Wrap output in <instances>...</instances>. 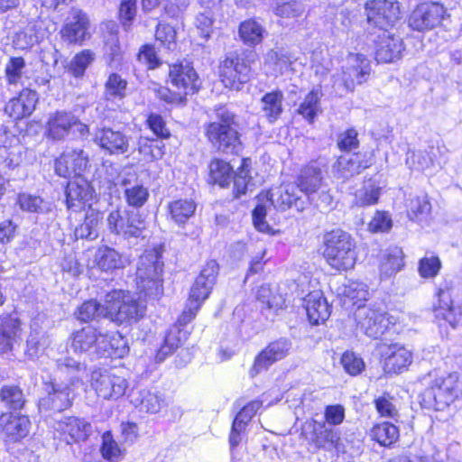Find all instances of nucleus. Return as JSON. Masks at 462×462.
<instances>
[{"label":"nucleus","instance_id":"nucleus-37","mask_svg":"<svg viewBox=\"0 0 462 462\" xmlns=\"http://www.w3.org/2000/svg\"><path fill=\"white\" fill-rule=\"evenodd\" d=\"M283 94L280 90L266 93L261 98V109L266 120L273 124L281 116L283 107Z\"/></svg>","mask_w":462,"mask_h":462},{"label":"nucleus","instance_id":"nucleus-17","mask_svg":"<svg viewBox=\"0 0 462 462\" xmlns=\"http://www.w3.org/2000/svg\"><path fill=\"white\" fill-rule=\"evenodd\" d=\"M445 14L446 9L443 5L436 3H423L411 13L409 25L419 32L431 30L441 23Z\"/></svg>","mask_w":462,"mask_h":462},{"label":"nucleus","instance_id":"nucleus-14","mask_svg":"<svg viewBox=\"0 0 462 462\" xmlns=\"http://www.w3.org/2000/svg\"><path fill=\"white\" fill-rule=\"evenodd\" d=\"M462 384L458 373H450L446 376H436L429 383L427 392L435 402L441 405H448L458 395Z\"/></svg>","mask_w":462,"mask_h":462},{"label":"nucleus","instance_id":"nucleus-11","mask_svg":"<svg viewBox=\"0 0 462 462\" xmlns=\"http://www.w3.org/2000/svg\"><path fill=\"white\" fill-rule=\"evenodd\" d=\"M374 163V154L371 152L346 153L337 158L333 165L335 178L345 182L360 174Z\"/></svg>","mask_w":462,"mask_h":462},{"label":"nucleus","instance_id":"nucleus-43","mask_svg":"<svg viewBox=\"0 0 462 462\" xmlns=\"http://www.w3.org/2000/svg\"><path fill=\"white\" fill-rule=\"evenodd\" d=\"M264 29L254 20H246L239 26V36L243 42L248 46H255L263 41Z\"/></svg>","mask_w":462,"mask_h":462},{"label":"nucleus","instance_id":"nucleus-53","mask_svg":"<svg viewBox=\"0 0 462 462\" xmlns=\"http://www.w3.org/2000/svg\"><path fill=\"white\" fill-rule=\"evenodd\" d=\"M17 204L22 210L32 213H43L48 209V203L41 197L28 193L19 194Z\"/></svg>","mask_w":462,"mask_h":462},{"label":"nucleus","instance_id":"nucleus-26","mask_svg":"<svg viewBox=\"0 0 462 462\" xmlns=\"http://www.w3.org/2000/svg\"><path fill=\"white\" fill-rule=\"evenodd\" d=\"M95 142L109 154H124L128 152V137L121 131L104 127L95 134Z\"/></svg>","mask_w":462,"mask_h":462},{"label":"nucleus","instance_id":"nucleus-60","mask_svg":"<svg viewBox=\"0 0 462 462\" xmlns=\"http://www.w3.org/2000/svg\"><path fill=\"white\" fill-rule=\"evenodd\" d=\"M154 92L160 100L167 104L181 106L186 103L187 96L178 89L176 91H171L166 87L159 86L154 88Z\"/></svg>","mask_w":462,"mask_h":462},{"label":"nucleus","instance_id":"nucleus-5","mask_svg":"<svg viewBox=\"0 0 462 462\" xmlns=\"http://www.w3.org/2000/svg\"><path fill=\"white\" fill-rule=\"evenodd\" d=\"M105 302L107 318L120 324L137 321L144 315L145 305L128 291H110L106 295Z\"/></svg>","mask_w":462,"mask_h":462},{"label":"nucleus","instance_id":"nucleus-57","mask_svg":"<svg viewBox=\"0 0 462 462\" xmlns=\"http://www.w3.org/2000/svg\"><path fill=\"white\" fill-rule=\"evenodd\" d=\"M176 30L168 23H159L155 31V38L169 51L176 48Z\"/></svg>","mask_w":462,"mask_h":462},{"label":"nucleus","instance_id":"nucleus-27","mask_svg":"<svg viewBox=\"0 0 462 462\" xmlns=\"http://www.w3.org/2000/svg\"><path fill=\"white\" fill-rule=\"evenodd\" d=\"M383 356V370L386 374H401L412 361L411 351L397 344L388 346Z\"/></svg>","mask_w":462,"mask_h":462},{"label":"nucleus","instance_id":"nucleus-23","mask_svg":"<svg viewBox=\"0 0 462 462\" xmlns=\"http://www.w3.org/2000/svg\"><path fill=\"white\" fill-rule=\"evenodd\" d=\"M88 20L79 10H71L60 29L61 39L69 44L81 43L87 36Z\"/></svg>","mask_w":462,"mask_h":462},{"label":"nucleus","instance_id":"nucleus-51","mask_svg":"<svg viewBox=\"0 0 462 462\" xmlns=\"http://www.w3.org/2000/svg\"><path fill=\"white\" fill-rule=\"evenodd\" d=\"M181 335L182 332L180 329L171 330L166 335L163 344L155 356L157 362L164 361L169 355H171L180 346Z\"/></svg>","mask_w":462,"mask_h":462},{"label":"nucleus","instance_id":"nucleus-22","mask_svg":"<svg viewBox=\"0 0 462 462\" xmlns=\"http://www.w3.org/2000/svg\"><path fill=\"white\" fill-rule=\"evenodd\" d=\"M134 171H124L119 174L117 185L124 189L127 204L135 208L143 207L149 198V191L143 184L138 183Z\"/></svg>","mask_w":462,"mask_h":462},{"label":"nucleus","instance_id":"nucleus-39","mask_svg":"<svg viewBox=\"0 0 462 462\" xmlns=\"http://www.w3.org/2000/svg\"><path fill=\"white\" fill-rule=\"evenodd\" d=\"M196 207V203L192 199H180L169 203L168 212L171 219L180 226L194 215Z\"/></svg>","mask_w":462,"mask_h":462},{"label":"nucleus","instance_id":"nucleus-50","mask_svg":"<svg viewBox=\"0 0 462 462\" xmlns=\"http://www.w3.org/2000/svg\"><path fill=\"white\" fill-rule=\"evenodd\" d=\"M162 143L156 139L141 136L138 140V151L147 160H158L163 155Z\"/></svg>","mask_w":462,"mask_h":462},{"label":"nucleus","instance_id":"nucleus-56","mask_svg":"<svg viewBox=\"0 0 462 462\" xmlns=\"http://www.w3.org/2000/svg\"><path fill=\"white\" fill-rule=\"evenodd\" d=\"M44 37V33L36 32V25L27 26L23 31L16 34L15 44L20 49H28L39 43Z\"/></svg>","mask_w":462,"mask_h":462},{"label":"nucleus","instance_id":"nucleus-58","mask_svg":"<svg viewBox=\"0 0 462 462\" xmlns=\"http://www.w3.org/2000/svg\"><path fill=\"white\" fill-rule=\"evenodd\" d=\"M341 365L350 375H357L365 369V362L354 352L346 351L341 356Z\"/></svg>","mask_w":462,"mask_h":462},{"label":"nucleus","instance_id":"nucleus-4","mask_svg":"<svg viewBox=\"0 0 462 462\" xmlns=\"http://www.w3.org/2000/svg\"><path fill=\"white\" fill-rule=\"evenodd\" d=\"M162 256L154 249L145 251L140 256L136 270V285L145 297L157 299L162 294Z\"/></svg>","mask_w":462,"mask_h":462},{"label":"nucleus","instance_id":"nucleus-2","mask_svg":"<svg viewBox=\"0 0 462 462\" xmlns=\"http://www.w3.org/2000/svg\"><path fill=\"white\" fill-rule=\"evenodd\" d=\"M237 127L236 116L226 106H221L216 110V120L205 125V134L218 152L237 154L242 150Z\"/></svg>","mask_w":462,"mask_h":462},{"label":"nucleus","instance_id":"nucleus-49","mask_svg":"<svg viewBox=\"0 0 462 462\" xmlns=\"http://www.w3.org/2000/svg\"><path fill=\"white\" fill-rule=\"evenodd\" d=\"M320 93L317 89H312L304 98L298 108V113L306 118L309 122H313L319 110Z\"/></svg>","mask_w":462,"mask_h":462},{"label":"nucleus","instance_id":"nucleus-9","mask_svg":"<svg viewBox=\"0 0 462 462\" xmlns=\"http://www.w3.org/2000/svg\"><path fill=\"white\" fill-rule=\"evenodd\" d=\"M106 220L109 231L125 239L143 236L146 228L144 217L135 209L113 210Z\"/></svg>","mask_w":462,"mask_h":462},{"label":"nucleus","instance_id":"nucleus-8","mask_svg":"<svg viewBox=\"0 0 462 462\" xmlns=\"http://www.w3.org/2000/svg\"><path fill=\"white\" fill-rule=\"evenodd\" d=\"M71 347L75 353L92 352L97 356H111L116 354L114 345L106 333L93 326H87L73 333Z\"/></svg>","mask_w":462,"mask_h":462},{"label":"nucleus","instance_id":"nucleus-62","mask_svg":"<svg viewBox=\"0 0 462 462\" xmlns=\"http://www.w3.org/2000/svg\"><path fill=\"white\" fill-rule=\"evenodd\" d=\"M276 15L284 18L298 17L303 13V6L296 1L285 2L274 8Z\"/></svg>","mask_w":462,"mask_h":462},{"label":"nucleus","instance_id":"nucleus-52","mask_svg":"<svg viewBox=\"0 0 462 462\" xmlns=\"http://www.w3.org/2000/svg\"><path fill=\"white\" fill-rule=\"evenodd\" d=\"M18 328V321L12 319L0 326V352H6L11 349L17 336Z\"/></svg>","mask_w":462,"mask_h":462},{"label":"nucleus","instance_id":"nucleus-48","mask_svg":"<svg viewBox=\"0 0 462 462\" xmlns=\"http://www.w3.org/2000/svg\"><path fill=\"white\" fill-rule=\"evenodd\" d=\"M95 58L96 55L92 51L83 50L71 60L68 66V71L76 78L81 77Z\"/></svg>","mask_w":462,"mask_h":462},{"label":"nucleus","instance_id":"nucleus-63","mask_svg":"<svg viewBox=\"0 0 462 462\" xmlns=\"http://www.w3.org/2000/svg\"><path fill=\"white\" fill-rule=\"evenodd\" d=\"M138 60L140 62L145 64L150 69H153L161 64L155 48L150 44L143 45L140 49Z\"/></svg>","mask_w":462,"mask_h":462},{"label":"nucleus","instance_id":"nucleus-64","mask_svg":"<svg viewBox=\"0 0 462 462\" xmlns=\"http://www.w3.org/2000/svg\"><path fill=\"white\" fill-rule=\"evenodd\" d=\"M196 26L200 32V36L208 40L213 32V17L209 11L199 13L196 17Z\"/></svg>","mask_w":462,"mask_h":462},{"label":"nucleus","instance_id":"nucleus-1","mask_svg":"<svg viewBox=\"0 0 462 462\" xmlns=\"http://www.w3.org/2000/svg\"><path fill=\"white\" fill-rule=\"evenodd\" d=\"M300 193L296 183H286L258 196V203L252 213L255 228L265 234L273 233V228L265 221L267 211L272 206L280 210L294 206L298 211H303L306 202L301 199Z\"/></svg>","mask_w":462,"mask_h":462},{"label":"nucleus","instance_id":"nucleus-20","mask_svg":"<svg viewBox=\"0 0 462 462\" xmlns=\"http://www.w3.org/2000/svg\"><path fill=\"white\" fill-rule=\"evenodd\" d=\"M301 434L317 448L326 450L336 448L340 440V437L335 430L327 428L325 423H319L316 420L306 422L302 427Z\"/></svg>","mask_w":462,"mask_h":462},{"label":"nucleus","instance_id":"nucleus-40","mask_svg":"<svg viewBox=\"0 0 462 462\" xmlns=\"http://www.w3.org/2000/svg\"><path fill=\"white\" fill-rule=\"evenodd\" d=\"M381 188L372 180H367L355 193V204L358 207H367L378 202Z\"/></svg>","mask_w":462,"mask_h":462},{"label":"nucleus","instance_id":"nucleus-16","mask_svg":"<svg viewBox=\"0 0 462 462\" xmlns=\"http://www.w3.org/2000/svg\"><path fill=\"white\" fill-rule=\"evenodd\" d=\"M291 348V342L288 338H279L269 343L254 358L250 369L251 377H254L263 371H266L274 363L285 358Z\"/></svg>","mask_w":462,"mask_h":462},{"label":"nucleus","instance_id":"nucleus-13","mask_svg":"<svg viewBox=\"0 0 462 462\" xmlns=\"http://www.w3.org/2000/svg\"><path fill=\"white\" fill-rule=\"evenodd\" d=\"M91 385L97 395L105 400L123 396L127 387L125 379L100 368L92 371Z\"/></svg>","mask_w":462,"mask_h":462},{"label":"nucleus","instance_id":"nucleus-42","mask_svg":"<svg viewBox=\"0 0 462 462\" xmlns=\"http://www.w3.org/2000/svg\"><path fill=\"white\" fill-rule=\"evenodd\" d=\"M370 435L381 446L389 447L399 439V430L390 422H383L374 426Z\"/></svg>","mask_w":462,"mask_h":462},{"label":"nucleus","instance_id":"nucleus-33","mask_svg":"<svg viewBox=\"0 0 462 462\" xmlns=\"http://www.w3.org/2000/svg\"><path fill=\"white\" fill-rule=\"evenodd\" d=\"M95 262L100 270L109 272L124 268L127 263V258L116 249L103 245L97 249Z\"/></svg>","mask_w":462,"mask_h":462},{"label":"nucleus","instance_id":"nucleus-21","mask_svg":"<svg viewBox=\"0 0 462 462\" xmlns=\"http://www.w3.org/2000/svg\"><path fill=\"white\" fill-rule=\"evenodd\" d=\"M356 319L365 333L373 338L383 335L389 326V319L385 312L366 307L357 310Z\"/></svg>","mask_w":462,"mask_h":462},{"label":"nucleus","instance_id":"nucleus-35","mask_svg":"<svg viewBox=\"0 0 462 462\" xmlns=\"http://www.w3.org/2000/svg\"><path fill=\"white\" fill-rule=\"evenodd\" d=\"M72 124H75L74 115L67 112H57L49 118V135L55 140L63 139L70 133Z\"/></svg>","mask_w":462,"mask_h":462},{"label":"nucleus","instance_id":"nucleus-19","mask_svg":"<svg viewBox=\"0 0 462 462\" xmlns=\"http://www.w3.org/2000/svg\"><path fill=\"white\" fill-rule=\"evenodd\" d=\"M169 79L172 87L186 96L194 94L200 87L197 72L187 62L169 65Z\"/></svg>","mask_w":462,"mask_h":462},{"label":"nucleus","instance_id":"nucleus-38","mask_svg":"<svg viewBox=\"0 0 462 462\" xmlns=\"http://www.w3.org/2000/svg\"><path fill=\"white\" fill-rule=\"evenodd\" d=\"M132 402L141 411L152 414L160 412L168 404L162 395L148 390L140 391L138 395L133 398Z\"/></svg>","mask_w":462,"mask_h":462},{"label":"nucleus","instance_id":"nucleus-30","mask_svg":"<svg viewBox=\"0 0 462 462\" xmlns=\"http://www.w3.org/2000/svg\"><path fill=\"white\" fill-rule=\"evenodd\" d=\"M92 197L89 184L81 177L68 182L66 188V203L69 209L78 211Z\"/></svg>","mask_w":462,"mask_h":462},{"label":"nucleus","instance_id":"nucleus-55","mask_svg":"<svg viewBox=\"0 0 462 462\" xmlns=\"http://www.w3.org/2000/svg\"><path fill=\"white\" fill-rule=\"evenodd\" d=\"M406 164L411 170L423 171L432 167L433 160L426 151H417L408 153Z\"/></svg>","mask_w":462,"mask_h":462},{"label":"nucleus","instance_id":"nucleus-28","mask_svg":"<svg viewBox=\"0 0 462 462\" xmlns=\"http://www.w3.org/2000/svg\"><path fill=\"white\" fill-rule=\"evenodd\" d=\"M324 180L323 166L318 162H311L305 166L299 175L296 184L301 193L310 197L322 186Z\"/></svg>","mask_w":462,"mask_h":462},{"label":"nucleus","instance_id":"nucleus-7","mask_svg":"<svg viewBox=\"0 0 462 462\" xmlns=\"http://www.w3.org/2000/svg\"><path fill=\"white\" fill-rule=\"evenodd\" d=\"M370 72L369 60L363 54L351 53L341 70L333 76V87L337 90L352 92L356 86L367 80Z\"/></svg>","mask_w":462,"mask_h":462},{"label":"nucleus","instance_id":"nucleus-59","mask_svg":"<svg viewBox=\"0 0 462 462\" xmlns=\"http://www.w3.org/2000/svg\"><path fill=\"white\" fill-rule=\"evenodd\" d=\"M261 405L260 402L254 401L243 407L234 420L235 430H245V425L251 420Z\"/></svg>","mask_w":462,"mask_h":462},{"label":"nucleus","instance_id":"nucleus-47","mask_svg":"<svg viewBox=\"0 0 462 462\" xmlns=\"http://www.w3.org/2000/svg\"><path fill=\"white\" fill-rule=\"evenodd\" d=\"M234 174L230 164L223 160L215 159L209 164V176L214 183L221 187L229 184Z\"/></svg>","mask_w":462,"mask_h":462},{"label":"nucleus","instance_id":"nucleus-24","mask_svg":"<svg viewBox=\"0 0 462 462\" xmlns=\"http://www.w3.org/2000/svg\"><path fill=\"white\" fill-rule=\"evenodd\" d=\"M55 429L64 436L68 444L87 440L93 430L89 422L78 417H69L58 421Z\"/></svg>","mask_w":462,"mask_h":462},{"label":"nucleus","instance_id":"nucleus-15","mask_svg":"<svg viewBox=\"0 0 462 462\" xmlns=\"http://www.w3.org/2000/svg\"><path fill=\"white\" fill-rule=\"evenodd\" d=\"M46 392L39 401L41 412H61L71 407L74 393L69 384L51 383L46 385Z\"/></svg>","mask_w":462,"mask_h":462},{"label":"nucleus","instance_id":"nucleus-46","mask_svg":"<svg viewBox=\"0 0 462 462\" xmlns=\"http://www.w3.org/2000/svg\"><path fill=\"white\" fill-rule=\"evenodd\" d=\"M77 319L88 322L97 318H107L106 303L99 304L97 301L90 300L83 302L75 312Z\"/></svg>","mask_w":462,"mask_h":462},{"label":"nucleus","instance_id":"nucleus-25","mask_svg":"<svg viewBox=\"0 0 462 462\" xmlns=\"http://www.w3.org/2000/svg\"><path fill=\"white\" fill-rule=\"evenodd\" d=\"M39 96L34 90L25 88L17 97L9 100L5 107V113L14 120L29 116L35 110Z\"/></svg>","mask_w":462,"mask_h":462},{"label":"nucleus","instance_id":"nucleus-3","mask_svg":"<svg viewBox=\"0 0 462 462\" xmlns=\"http://www.w3.org/2000/svg\"><path fill=\"white\" fill-rule=\"evenodd\" d=\"M323 255L332 268L350 270L356 261V243L348 233L341 229L332 230L324 236Z\"/></svg>","mask_w":462,"mask_h":462},{"label":"nucleus","instance_id":"nucleus-34","mask_svg":"<svg viewBox=\"0 0 462 462\" xmlns=\"http://www.w3.org/2000/svg\"><path fill=\"white\" fill-rule=\"evenodd\" d=\"M0 426L14 440H17L28 434L30 420L26 416H13L11 413H3L0 416Z\"/></svg>","mask_w":462,"mask_h":462},{"label":"nucleus","instance_id":"nucleus-31","mask_svg":"<svg viewBox=\"0 0 462 462\" xmlns=\"http://www.w3.org/2000/svg\"><path fill=\"white\" fill-rule=\"evenodd\" d=\"M103 214L96 209L88 208L83 221L76 226L74 235L77 239L96 240L103 222Z\"/></svg>","mask_w":462,"mask_h":462},{"label":"nucleus","instance_id":"nucleus-6","mask_svg":"<svg viewBox=\"0 0 462 462\" xmlns=\"http://www.w3.org/2000/svg\"><path fill=\"white\" fill-rule=\"evenodd\" d=\"M218 264L216 261H208L196 278L189 292L187 310L180 318V324H186L196 315L202 302L208 297L216 282Z\"/></svg>","mask_w":462,"mask_h":462},{"label":"nucleus","instance_id":"nucleus-54","mask_svg":"<svg viewBox=\"0 0 462 462\" xmlns=\"http://www.w3.org/2000/svg\"><path fill=\"white\" fill-rule=\"evenodd\" d=\"M407 208L410 219L421 220L430 214L431 205L426 197H414L410 199Z\"/></svg>","mask_w":462,"mask_h":462},{"label":"nucleus","instance_id":"nucleus-32","mask_svg":"<svg viewBox=\"0 0 462 462\" xmlns=\"http://www.w3.org/2000/svg\"><path fill=\"white\" fill-rule=\"evenodd\" d=\"M305 309L309 320L313 325L326 321L330 315L328 303L320 291H313L307 295Z\"/></svg>","mask_w":462,"mask_h":462},{"label":"nucleus","instance_id":"nucleus-44","mask_svg":"<svg viewBox=\"0 0 462 462\" xmlns=\"http://www.w3.org/2000/svg\"><path fill=\"white\" fill-rule=\"evenodd\" d=\"M0 401L14 411L23 409L26 402L23 390L14 384L4 385L0 389Z\"/></svg>","mask_w":462,"mask_h":462},{"label":"nucleus","instance_id":"nucleus-41","mask_svg":"<svg viewBox=\"0 0 462 462\" xmlns=\"http://www.w3.org/2000/svg\"><path fill=\"white\" fill-rule=\"evenodd\" d=\"M403 254L402 249L395 247L390 250L380 263L381 278H388L399 272L403 266Z\"/></svg>","mask_w":462,"mask_h":462},{"label":"nucleus","instance_id":"nucleus-36","mask_svg":"<svg viewBox=\"0 0 462 462\" xmlns=\"http://www.w3.org/2000/svg\"><path fill=\"white\" fill-rule=\"evenodd\" d=\"M439 305L434 307V313L437 319L447 321L452 328H455L461 319L459 311L452 305L448 291L439 290Z\"/></svg>","mask_w":462,"mask_h":462},{"label":"nucleus","instance_id":"nucleus-45","mask_svg":"<svg viewBox=\"0 0 462 462\" xmlns=\"http://www.w3.org/2000/svg\"><path fill=\"white\" fill-rule=\"evenodd\" d=\"M127 81L116 73L109 75L104 91V98L107 101L122 100L126 95Z\"/></svg>","mask_w":462,"mask_h":462},{"label":"nucleus","instance_id":"nucleus-18","mask_svg":"<svg viewBox=\"0 0 462 462\" xmlns=\"http://www.w3.org/2000/svg\"><path fill=\"white\" fill-rule=\"evenodd\" d=\"M88 164V155L82 149L67 150L56 160L55 171L63 178H78Z\"/></svg>","mask_w":462,"mask_h":462},{"label":"nucleus","instance_id":"nucleus-10","mask_svg":"<svg viewBox=\"0 0 462 462\" xmlns=\"http://www.w3.org/2000/svg\"><path fill=\"white\" fill-rule=\"evenodd\" d=\"M251 67L248 60L236 52L230 53L221 63L219 73L226 88L239 90L249 80Z\"/></svg>","mask_w":462,"mask_h":462},{"label":"nucleus","instance_id":"nucleus-29","mask_svg":"<svg viewBox=\"0 0 462 462\" xmlns=\"http://www.w3.org/2000/svg\"><path fill=\"white\" fill-rule=\"evenodd\" d=\"M403 50L402 40L383 31L376 45L375 59L378 62L389 63L399 59Z\"/></svg>","mask_w":462,"mask_h":462},{"label":"nucleus","instance_id":"nucleus-61","mask_svg":"<svg viewBox=\"0 0 462 462\" xmlns=\"http://www.w3.org/2000/svg\"><path fill=\"white\" fill-rule=\"evenodd\" d=\"M441 268V262L437 256L423 257L419 263V273L423 278L435 277Z\"/></svg>","mask_w":462,"mask_h":462},{"label":"nucleus","instance_id":"nucleus-12","mask_svg":"<svg viewBox=\"0 0 462 462\" xmlns=\"http://www.w3.org/2000/svg\"><path fill=\"white\" fill-rule=\"evenodd\" d=\"M365 10L368 23L383 31L398 20L400 14L398 3L389 0H368Z\"/></svg>","mask_w":462,"mask_h":462}]
</instances>
